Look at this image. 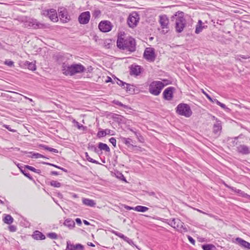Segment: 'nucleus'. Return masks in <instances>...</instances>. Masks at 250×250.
Wrapping results in <instances>:
<instances>
[{
	"instance_id": "nucleus-53",
	"label": "nucleus",
	"mask_w": 250,
	"mask_h": 250,
	"mask_svg": "<svg viewBox=\"0 0 250 250\" xmlns=\"http://www.w3.org/2000/svg\"><path fill=\"white\" fill-rule=\"evenodd\" d=\"M43 163V164H46V165H48L52 166L55 167H57V168H58L61 169V167H58V166H56V165H55L51 164H50V163H45V162H44V163Z\"/></svg>"
},
{
	"instance_id": "nucleus-63",
	"label": "nucleus",
	"mask_w": 250,
	"mask_h": 250,
	"mask_svg": "<svg viewBox=\"0 0 250 250\" xmlns=\"http://www.w3.org/2000/svg\"><path fill=\"white\" fill-rule=\"evenodd\" d=\"M118 105H119L120 106H124V104H122L121 102H117V103H116Z\"/></svg>"
},
{
	"instance_id": "nucleus-32",
	"label": "nucleus",
	"mask_w": 250,
	"mask_h": 250,
	"mask_svg": "<svg viewBox=\"0 0 250 250\" xmlns=\"http://www.w3.org/2000/svg\"><path fill=\"white\" fill-rule=\"evenodd\" d=\"M27 99H28L30 101H32V100L31 99L28 98L26 97L17 92V101H18V102L19 101H23Z\"/></svg>"
},
{
	"instance_id": "nucleus-54",
	"label": "nucleus",
	"mask_w": 250,
	"mask_h": 250,
	"mask_svg": "<svg viewBox=\"0 0 250 250\" xmlns=\"http://www.w3.org/2000/svg\"><path fill=\"white\" fill-rule=\"evenodd\" d=\"M43 163V164H46V165H48L52 166L55 167H57V168H58L61 169V167H58V166H56V165H55L51 164H50V163H45V162H44V163Z\"/></svg>"
},
{
	"instance_id": "nucleus-58",
	"label": "nucleus",
	"mask_w": 250,
	"mask_h": 250,
	"mask_svg": "<svg viewBox=\"0 0 250 250\" xmlns=\"http://www.w3.org/2000/svg\"><path fill=\"white\" fill-rule=\"evenodd\" d=\"M213 102H215L217 104H218V105H219L221 103V102L218 101L217 99H213Z\"/></svg>"
},
{
	"instance_id": "nucleus-30",
	"label": "nucleus",
	"mask_w": 250,
	"mask_h": 250,
	"mask_svg": "<svg viewBox=\"0 0 250 250\" xmlns=\"http://www.w3.org/2000/svg\"><path fill=\"white\" fill-rule=\"evenodd\" d=\"M148 210V208L147 207L142 206H137L134 207V210L138 211L144 212Z\"/></svg>"
},
{
	"instance_id": "nucleus-45",
	"label": "nucleus",
	"mask_w": 250,
	"mask_h": 250,
	"mask_svg": "<svg viewBox=\"0 0 250 250\" xmlns=\"http://www.w3.org/2000/svg\"><path fill=\"white\" fill-rule=\"evenodd\" d=\"M101 14V11L99 10H95L93 13V16L95 18L99 17Z\"/></svg>"
},
{
	"instance_id": "nucleus-46",
	"label": "nucleus",
	"mask_w": 250,
	"mask_h": 250,
	"mask_svg": "<svg viewBox=\"0 0 250 250\" xmlns=\"http://www.w3.org/2000/svg\"><path fill=\"white\" fill-rule=\"evenodd\" d=\"M88 148L91 149L95 153H98L99 150L95 146H88Z\"/></svg>"
},
{
	"instance_id": "nucleus-5",
	"label": "nucleus",
	"mask_w": 250,
	"mask_h": 250,
	"mask_svg": "<svg viewBox=\"0 0 250 250\" xmlns=\"http://www.w3.org/2000/svg\"><path fill=\"white\" fill-rule=\"evenodd\" d=\"M165 84L160 81H153L149 85V92L155 96L160 94L161 90L164 88Z\"/></svg>"
},
{
	"instance_id": "nucleus-6",
	"label": "nucleus",
	"mask_w": 250,
	"mask_h": 250,
	"mask_svg": "<svg viewBox=\"0 0 250 250\" xmlns=\"http://www.w3.org/2000/svg\"><path fill=\"white\" fill-rule=\"evenodd\" d=\"M176 113L186 117H189L192 114L190 106L186 104H180L176 107Z\"/></svg>"
},
{
	"instance_id": "nucleus-12",
	"label": "nucleus",
	"mask_w": 250,
	"mask_h": 250,
	"mask_svg": "<svg viewBox=\"0 0 250 250\" xmlns=\"http://www.w3.org/2000/svg\"><path fill=\"white\" fill-rule=\"evenodd\" d=\"M58 11L59 17L63 22H66L70 20V16L68 15L67 11L65 8L63 7H60L58 9Z\"/></svg>"
},
{
	"instance_id": "nucleus-9",
	"label": "nucleus",
	"mask_w": 250,
	"mask_h": 250,
	"mask_svg": "<svg viewBox=\"0 0 250 250\" xmlns=\"http://www.w3.org/2000/svg\"><path fill=\"white\" fill-rule=\"evenodd\" d=\"M24 26L26 27L38 29L42 28L43 25L37 20L29 19L24 22Z\"/></svg>"
},
{
	"instance_id": "nucleus-1",
	"label": "nucleus",
	"mask_w": 250,
	"mask_h": 250,
	"mask_svg": "<svg viewBox=\"0 0 250 250\" xmlns=\"http://www.w3.org/2000/svg\"><path fill=\"white\" fill-rule=\"evenodd\" d=\"M85 70V67L81 63L69 64L63 62L62 65V73L66 76H73L76 74L81 73Z\"/></svg>"
},
{
	"instance_id": "nucleus-4",
	"label": "nucleus",
	"mask_w": 250,
	"mask_h": 250,
	"mask_svg": "<svg viewBox=\"0 0 250 250\" xmlns=\"http://www.w3.org/2000/svg\"><path fill=\"white\" fill-rule=\"evenodd\" d=\"M167 224L176 229L181 232H186L188 231L187 228L184 226V224L180 219L178 218H173L172 219H168Z\"/></svg>"
},
{
	"instance_id": "nucleus-42",
	"label": "nucleus",
	"mask_w": 250,
	"mask_h": 250,
	"mask_svg": "<svg viewBox=\"0 0 250 250\" xmlns=\"http://www.w3.org/2000/svg\"><path fill=\"white\" fill-rule=\"evenodd\" d=\"M32 158H45L43 155L39 154L38 153H34L32 154Z\"/></svg>"
},
{
	"instance_id": "nucleus-64",
	"label": "nucleus",
	"mask_w": 250,
	"mask_h": 250,
	"mask_svg": "<svg viewBox=\"0 0 250 250\" xmlns=\"http://www.w3.org/2000/svg\"><path fill=\"white\" fill-rule=\"evenodd\" d=\"M126 242H127L129 244H130L131 242H132V241L130 239H129L128 238V239H127V241H126Z\"/></svg>"
},
{
	"instance_id": "nucleus-50",
	"label": "nucleus",
	"mask_w": 250,
	"mask_h": 250,
	"mask_svg": "<svg viewBox=\"0 0 250 250\" xmlns=\"http://www.w3.org/2000/svg\"><path fill=\"white\" fill-rule=\"evenodd\" d=\"M76 222L80 226L81 224H82V221H81V220L80 219V218H76Z\"/></svg>"
},
{
	"instance_id": "nucleus-62",
	"label": "nucleus",
	"mask_w": 250,
	"mask_h": 250,
	"mask_svg": "<svg viewBox=\"0 0 250 250\" xmlns=\"http://www.w3.org/2000/svg\"><path fill=\"white\" fill-rule=\"evenodd\" d=\"M87 245L89 246H91V247H95V245L91 242H88L87 243Z\"/></svg>"
},
{
	"instance_id": "nucleus-37",
	"label": "nucleus",
	"mask_w": 250,
	"mask_h": 250,
	"mask_svg": "<svg viewBox=\"0 0 250 250\" xmlns=\"http://www.w3.org/2000/svg\"><path fill=\"white\" fill-rule=\"evenodd\" d=\"M50 185L56 188H59L61 186V184L56 181H52L50 182Z\"/></svg>"
},
{
	"instance_id": "nucleus-36",
	"label": "nucleus",
	"mask_w": 250,
	"mask_h": 250,
	"mask_svg": "<svg viewBox=\"0 0 250 250\" xmlns=\"http://www.w3.org/2000/svg\"><path fill=\"white\" fill-rule=\"evenodd\" d=\"M47 236L52 239H57L58 235L55 232H50L47 234Z\"/></svg>"
},
{
	"instance_id": "nucleus-56",
	"label": "nucleus",
	"mask_w": 250,
	"mask_h": 250,
	"mask_svg": "<svg viewBox=\"0 0 250 250\" xmlns=\"http://www.w3.org/2000/svg\"><path fill=\"white\" fill-rule=\"evenodd\" d=\"M147 194L149 196H154V197H156V194H155V193L154 192H148Z\"/></svg>"
},
{
	"instance_id": "nucleus-3",
	"label": "nucleus",
	"mask_w": 250,
	"mask_h": 250,
	"mask_svg": "<svg viewBox=\"0 0 250 250\" xmlns=\"http://www.w3.org/2000/svg\"><path fill=\"white\" fill-rule=\"evenodd\" d=\"M183 12L178 11L171 17V20H175V29L178 33L182 32L186 25V21Z\"/></svg>"
},
{
	"instance_id": "nucleus-15",
	"label": "nucleus",
	"mask_w": 250,
	"mask_h": 250,
	"mask_svg": "<svg viewBox=\"0 0 250 250\" xmlns=\"http://www.w3.org/2000/svg\"><path fill=\"white\" fill-rule=\"evenodd\" d=\"M175 90V88L173 87H168L166 88L163 92L164 98L165 100L170 101L173 98V93Z\"/></svg>"
},
{
	"instance_id": "nucleus-21",
	"label": "nucleus",
	"mask_w": 250,
	"mask_h": 250,
	"mask_svg": "<svg viewBox=\"0 0 250 250\" xmlns=\"http://www.w3.org/2000/svg\"><path fill=\"white\" fill-rule=\"evenodd\" d=\"M141 73V67L139 65H132L130 68V75H138Z\"/></svg>"
},
{
	"instance_id": "nucleus-10",
	"label": "nucleus",
	"mask_w": 250,
	"mask_h": 250,
	"mask_svg": "<svg viewBox=\"0 0 250 250\" xmlns=\"http://www.w3.org/2000/svg\"><path fill=\"white\" fill-rule=\"evenodd\" d=\"M42 15L48 17L52 21L55 22L58 21L56 10L53 8L44 9L42 11Z\"/></svg>"
},
{
	"instance_id": "nucleus-47",
	"label": "nucleus",
	"mask_w": 250,
	"mask_h": 250,
	"mask_svg": "<svg viewBox=\"0 0 250 250\" xmlns=\"http://www.w3.org/2000/svg\"><path fill=\"white\" fill-rule=\"evenodd\" d=\"M8 229L11 232H14L16 231V227L13 225L9 226Z\"/></svg>"
},
{
	"instance_id": "nucleus-7",
	"label": "nucleus",
	"mask_w": 250,
	"mask_h": 250,
	"mask_svg": "<svg viewBox=\"0 0 250 250\" xmlns=\"http://www.w3.org/2000/svg\"><path fill=\"white\" fill-rule=\"evenodd\" d=\"M159 23L163 29L162 32L164 34L167 33L169 30V19L166 15L159 16Z\"/></svg>"
},
{
	"instance_id": "nucleus-51",
	"label": "nucleus",
	"mask_w": 250,
	"mask_h": 250,
	"mask_svg": "<svg viewBox=\"0 0 250 250\" xmlns=\"http://www.w3.org/2000/svg\"><path fill=\"white\" fill-rule=\"evenodd\" d=\"M219 106H220L222 108L224 109H229V108L227 107L226 105L224 104L221 103Z\"/></svg>"
},
{
	"instance_id": "nucleus-35",
	"label": "nucleus",
	"mask_w": 250,
	"mask_h": 250,
	"mask_svg": "<svg viewBox=\"0 0 250 250\" xmlns=\"http://www.w3.org/2000/svg\"><path fill=\"white\" fill-rule=\"evenodd\" d=\"M85 157H86V159L89 162H91V163H94V164H100L98 161H97L92 159L91 158H90V156L88 155L87 152H85Z\"/></svg>"
},
{
	"instance_id": "nucleus-38",
	"label": "nucleus",
	"mask_w": 250,
	"mask_h": 250,
	"mask_svg": "<svg viewBox=\"0 0 250 250\" xmlns=\"http://www.w3.org/2000/svg\"><path fill=\"white\" fill-rule=\"evenodd\" d=\"M42 146L44 149L49 150V151L53 152H54V153H58V150L57 149H55V148H51V147H49L45 146Z\"/></svg>"
},
{
	"instance_id": "nucleus-18",
	"label": "nucleus",
	"mask_w": 250,
	"mask_h": 250,
	"mask_svg": "<svg viewBox=\"0 0 250 250\" xmlns=\"http://www.w3.org/2000/svg\"><path fill=\"white\" fill-rule=\"evenodd\" d=\"M237 151L243 155L250 154V148L245 145H240L237 147Z\"/></svg>"
},
{
	"instance_id": "nucleus-52",
	"label": "nucleus",
	"mask_w": 250,
	"mask_h": 250,
	"mask_svg": "<svg viewBox=\"0 0 250 250\" xmlns=\"http://www.w3.org/2000/svg\"><path fill=\"white\" fill-rule=\"evenodd\" d=\"M125 208L127 210H134V207H131L128 206H125Z\"/></svg>"
},
{
	"instance_id": "nucleus-2",
	"label": "nucleus",
	"mask_w": 250,
	"mask_h": 250,
	"mask_svg": "<svg viewBox=\"0 0 250 250\" xmlns=\"http://www.w3.org/2000/svg\"><path fill=\"white\" fill-rule=\"evenodd\" d=\"M117 45L119 48L133 52L135 50L136 42L135 40L132 37L126 39L119 37L117 41Z\"/></svg>"
},
{
	"instance_id": "nucleus-59",
	"label": "nucleus",
	"mask_w": 250,
	"mask_h": 250,
	"mask_svg": "<svg viewBox=\"0 0 250 250\" xmlns=\"http://www.w3.org/2000/svg\"><path fill=\"white\" fill-rule=\"evenodd\" d=\"M112 79H111L110 77H107V79L105 81V82H106V83H108V82H112Z\"/></svg>"
},
{
	"instance_id": "nucleus-44",
	"label": "nucleus",
	"mask_w": 250,
	"mask_h": 250,
	"mask_svg": "<svg viewBox=\"0 0 250 250\" xmlns=\"http://www.w3.org/2000/svg\"><path fill=\"white\" fill-rule=\"evenodd\" d=\"M109 141L110 143H111L114 147L116 146V140L115 139V138L112 137L110 139H109Z\"/></svg>"
},
{
	"instance_id": "nucleus-49",
	"label": "nucleus",
	"mask_w": 250,
	"mask_h": 250,
	"mask_svg": "<svg viewBox=\"0 0 250 250\" xmlns=\"http://www.w3.org/2000/svg\"><path fill=\"white\" fill-rule=\"evenodd\" d=\"M188 239L191 244L193 245L195 244V241L192 237L190 236H188Z\"/></svg>"
},
{
	"instance_id": "nucleus-60",
	"label": "nucleus",
	"mask_w": 250,
	"mask_h": 250,
	"mask_svg": "<svg viewBox=\"0 0 250 250\" xmlns=\"http://www.w3.org/2000/svg\"><path fill=\"white\" fill-rule=\"evenodd\" d=\"M51 174L54 175H58L59 174V173L57 171H53L51 172Z\"/></svg>"
},
{
	"instance_id": "nucleus-40",
	"label": "nucleus",
	"mask_w": 250,
	"mask_h": 250,
	"mask_svg": "<svg viewBox=\"0 0 250 250\" xmlns=\"http://www.w3.org/2000/svg\"><path fill=\"white\" fill-rule=\"evenodd\" d=\"M123 141L127 146H129L131 145V142H132V140L129 138H124L123 139Z\"/></svg>"
},
{
	"instance_id": "nucleus-8",
	"label": "nucleus",
	"mask_w": 250,
	"mask_h": 250,
	"mask_svg": "<svg viewBox=\"0 0 250 250\" xmlns=\"http://www.w3.org/2000/svg\"><path fill=\"white\" fill-rule=\"evenodd\" d=\"M140 19L139 15L136 12L129 15L127 19V23L130 27H136Z\"/></svg>"
},
{
	"instance_id": "nucleus-20",
	"label": "nucleus",
	"mask_w": 250,
	"mask_h": 250,
	"mask_svg": "<svg viewBox=\"0 0 250 250\" xmlns=\"http://www.w3.org/2000/svg\"><path fill=\"white\" fill-rule=\"evenodd\" d=\"M222 130L221 122L218 119H216V123L213 125V132L215 134H219Z\"/></svg>"
},
{
	"instance_id": "nucleus-41",
	"label": "nucleus",
	"mask_w": 250,
	"mask_h": 250,
	"mask_svg": "<svg viewBox=\"0 0 250 250\" xmlns=\"http://www.w3.org/2000/svg\"><path fill=\"white\" fill-rule=\"evenodd\" d=\"M107 134V133L104 130L99 131L97 133V136L99 138H101L105 136Z\"/></svg>"
},
{
	"instance_id": "nucleus-24",
	"label": "nucleus",
	"mask_w": 250,
	"mask_h": 250,
	"mask_svg": "<svg viewBox=\"0 0 250 250\" xmlns=\"http://www.w3.org/2000/svg\"><path fill=\"white\" fill-rule=\"evenodd\" d=\"M83 203L86 206L93 207L96 205V203L93 200L87 198H83Z\"/></svg>"
},
{
	"instance_id": "nucleus-33",
	"label": "nucleus",
	"mask_w": 250,
	"mask_h": 250,
	"mask_svg": "<svg viewBox=\"0 0 250 250\" xmlns=\"http://www.w3.org/2000/svg\"><path fill=\"white\" fill-rule=\"evenodd\" d=\"M25 168H26L27 169L30 170L38 174H40L41 173V171L40 169H37L31 166L26 165L25 166Z\"/></svg>"
},
{
	"instance_id": "nucleus-26",
	"label": "nucleus",
	"mask_w": 250,
	"mask_h": 250,
	"mask_svg": "<svg viewBox=\"0 0 250 250\" xmlns=\"http://www.w3.org/2000/svg\"><path fill=\"white\" fill-rule=\"evenodd\" d=\"M19 169H20L21 172L23 173L26 177H27L29 179L31 180H33V178L30 176L29 173L26 170L27 168H25V166L24 167H20L19 165H17Z\"/></svg>"
},
{
	"instance_id": "nucleus-25",
	"label": "nucleus",
	"mask_w": 250,
	"mask_h": 250,
	"mask_svg": "<svg viewBox=\"0 0 250 250\" xmlns=\"http://www.w3.org/2000/svg\"><path fill=\"white\" fill-rule=\"evenodd\" d=\"M63 225L70 229H72L75 227V223L71 219H67L65 220Z\"/></svg>"
},
{
	"instance_id": "nucleus-29",
	"label": "nucleus",
	"mask_w": 250,
	"mask_h": 250,
	"mask_svg": "<svg viewBox=\"0 0 250 250\" xmlns=\"http://www.w3.org/2000/svg\"><path fill=\"white\" fill-rule=\"evenodd\" d=\"M3 220L5 223L10 225L13 222L14 219L11 215L7 214L5 215Z\"/></svg>"
},
{
	"instance_id": "nucleus-11",
	"label": "nucleus",
	"mask_w": 250,
	"mask_h": 250,
	"mask_svg": "<svg viewBox=\"0 0 250 250\" xmlns=\"http://www.w3.org/2000/svg\"><path fill=\"white\" fill-rule=\"evenodd\" d=\"M144 57L149 62H154L155 60L154 49L151 47L146 48L144 53Z\"/></svg>"
},
{
	"instance_id": "nucleus-19",
	"label": "nucleus",
	"mask_w": 250,
	"mask_h": 250,
	"mask_svg": "<svg viewBox=\"0 0 250 250\" xmlns=\"http://www.w3.org/2000/svg\"><path fill=\"white\" fill-rule=\"evenodd\" d=\"M235 242L242 248L250 250V243L243 239L237 237L235 239Z\"/></svg>"
},
{
	"instance_id": "nucleus-39",
	"label": "nucleus",
	"mask_w": 250,
	"mask_h": 250,
	"mask_svg": "<svg viewBox=\"0 0 250 250\" xmlns=\"http://www.w3.org/2000/svg\"><path fill=\"white\" fill-rule=\"evenodd\" d=\"M74 123L75 124L76 126L79 129H83V130H84L86 128L85 126H83L82 125H80L78 122L76 121L75 120H74Z\"/></svg>"
},
{
	"instance_id": "nucleus-14",
	"label": "nucleus",
	"mask_w": 250,
	"mask_h": 250,
	"mask_svg": "<svg viewBox=\"0 0 250 250\" xmlns=\"http://www.w3.org/2000/svg\"><path fill=\"white\" fill-rule=\"evenodd\" d=\"M90 18V14L89 11L82 13L78 18V21L81 24H86L88 23Z\"/></svg>"
},
{
	"instance_id": "nucleus-61",
	"label": "nucleus",
	"mask_w": 250,
	"mask_h": 250,
	"mask_svg": "<svg viewBox=\"0 0 250 250\" xmlns=\"http://www.w3.org/2000/svg\"><path fill=\"white\" fill-rule=\"evenodd\" d=\"M83 223H84V224L85 225H90V223H89L87 221H86V220H83Z\"/></svg>"
},
{
	"instance_id": "nucleus-31",
	"label": "nucleus",
	"mask_w": 250,
	"mask_h": 250,
	"mask_svg": "<svg viewBox=\"0 0 250 250\" xmlns=\"http://www.w3.org/2000/svg\"><path fill=\"white\" fill-rule=\"evenodd\" d=\"M204 250H216V247L212 244H207L202 245Z\"/></svg>"
},
{
	"instance_id": "nucleus-57",
	"label": "nucleus",
	"mask_w": 250,
	"mask_h": 250,
	"mask_svg": "<svg viewBox=\"0 0 250 250\" xmlns=\"http://www.w3.org/2000/svg\"><path fill=\"white\" fill-rule=\"evenodd\" d=\"M5 63L7 64L9 66H11L12 64H13L14 62H11V61H6L5 62Z\"/></svg>"
},
{
	"instance_id": "nucleus-27",
	"label": "nucleus",
	"mask_w": 250,
	"mask_h": 250,
	"mask_svg": "<svg viewBox=\"0 0 250 250\" xmlns=\"http://www.w3.org/2000/svg\"><path fill=\"white\" fill-rule=\"evenodd\" d=\"M117 83L118 85L121 86L122 87H123L124 88L126 89L127 91H130V89L129 87H130V85L129 84H127L122 81H121L119 80L118 79H117Z\"/></svg>"
},
{
	"instance_id": "nucleus-16",
	"label": "nucleus",
	"mask_w": 250,
	"mask_h": 250,
	"mask_svg": "<svg viewBox=\"0 0 250 250\" xmlns=\"http://www.w3.org/2000/svg\"><path fill=\"white\" fill-rule=\"evenodd\" d=\"M84 247L81 244L74 245L69 241H67L65 250H83Z\"/></svg>"
},
{
	"instance_id": "nucleus-17",
	"label": "nucleus",
	"mask_w": 250,
	"mask_h": 250,
	"mask_svg": "<svg viewBox=\"0 0 250 250\" xmlns=\"http://www.w3.org/2000/svg\"><path fill=\"white\" fill-rule=\"evenodd\" d=\"M19 65L23 68H27L28 69L32 71H34L36 69L35 62H31L28 61L21 62L19 63Z\"/></svg>"
},
{
	"instance_id": "nucleus-22",
	"label": "nucleus",
	"mask_w": 250,
	"mask_h": 250,
	"mask_svg": "<svg viewBox=\"0 0 250 250\" xmlns=\"http://www.w3.org/2000/svg\"><path fill=\"white\" fill-rule=\"evenodd\" d=\"M32 237L36 240H44L45 238V235L38 230L34 232Z\"/></svg>"
},
{
	"instance_id": "nucleus-23",
	"label": "nucleus",
	"mask_w": 250,
	"mask_h": 250,
	"mask_svg": "<svg viewBox=\"0 0 250 250\" xmlns=\"http://www.w3.org/2000/svg\"><path fill=\"white\" fill-rule=\"evenodd\" d=\"M202 23H203L201 20L198 21L197 24L196 26V29L195 31L196 34L200 33L201 32H202L204 28H205L206 27H207V26H203Z\"/></svg>"
},
{
	"instance_id": "nucleus-43",
	"label": "nucleus",
	"mask_w": 250,
	"mask_h": 250,
	"mask_svg": "<svg viewBox=\"0 0 250 250\" xmlns=\"http://www.w3.org/2000/svg\"><path fill=\"white\" fill-rule=\"evenodd\" d=\"M202 92L210 102H213V99H212L211 97L208 94H207L203 89H202Z\"/></svg>"
},
{
	"instance_id": "nucleus-13",
	"label": "nucleus",
	"mask_w": 250,
	"mask_h": 250,
	"mask_svg": "<svg viewBox=\"0 0 250 250\" xmlns=\"http://www.w3.org/2000/svg\"><path fill=\"white\" fill-rule=\"evenodd\" d=\"M99 28L103 32H107L112 29V25L110 21H102L99 24Z\"/></svg>"
},
{
	"instance_id": "nucleus-48",
	"label": "nucleus",
	"mask_w": 250,
	"mask_h": 250,
	"mask_svg": "<svg viewBox=\"0 0 250 250\" xmlns=\"http://www.w3.org/2000/svg\"><path fill=\"white\" fill-rule=\"evenodd\" d=\"M239 57H241L244 59H247L250 58L249 56H243V55H239L238 56V57L236 58V60L240 61V59L239 58Z\"/></svg>"
},
{
	"instance_id": "nucleus-55",
	"label": "nucleus",
	"mask_w": 250,
	"mask_h": 250,
	"mask_svg": "<svg viewBox=\"0 0 250 250\" xmlns=\"http://www.w3.org/2000/svg\"><path fill=\"white\" fill-rule=\"evenodd\" d=\"M43 163V164H46V165H48L52 166L55 167H57V168H58L61 169V167H58V166H56V165H55L51 164H50V163H45V162H44V163Z\"/></svg>"
},
{
	"instance_id": "nucleus-28",
	"label": "nucleus",
	"mask_w": 250,
	"mask_h": 250,
	"mask_svg": "<svg viewBox=\"0 0 250 250\" xmlns=\"http://www.w3.org/2000/svg\"><path fill=\"white\" fill-rule=\"evenodd\" d=\"M98 148L100 149V150H104L105 152L110 151V148L106 144L99 143L98 144Z\"/></svg>"
},
{
	"instance_id": "nucleus-34",
	"label": "nucleus",
	"mask_w": 250,
	"mask_h": 250,
	"mask_svg": "<svg viewBox=\"0 0 250 250\" xmlns=\"http://www.w3.org/2000/svg\"><path fill=\"white\" fill-rule=\"evenodd\" d=\"M112 232L115 234L116 236H118V237L123 239L125 241H127V239H128V238L125 236L123 234L115 231H113Z\"/></svg>"
}]
</instances>
